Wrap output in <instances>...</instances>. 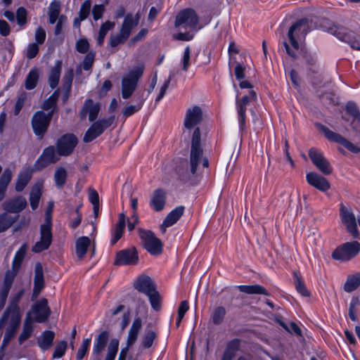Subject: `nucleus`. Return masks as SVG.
I'll use <instances>...</instances> for the list:
<instances>
[{"label":"nucleus","mask_w":360,"mask_h":360,"mask_svg":"<svg viewBox=\"0 0 360 360\" xmlns=\"http://www.w3.org/2000/svg\"><path fill=\"white\" fill-rule=\"evenodd\" d=\"M24 293L25 290L21 289L11 297L8 306L4 311L6 314H21L20 309L19 307V302L22 297Z\"/></svg>","instance_id":"33"},{"label":"nucleus","mask_w":360,"mask_h":360,"mask_svg":"<svg viewBox=\"0 0 360 360\" xmlns=\"http://www.w3.org/2000/svg\"><path fill=\"white\" fill-rule=\"evenodd\" d=\"M114 120L115 117L110 116L108 118L101 119L94 122L86 131L83 137V141L84 143H89L96 139L112 124Z\"/></svg>","instance_id":"12"},{"label":"nucleus","mask_w":360,"mask_h":360,"mask_svg":"<svg viewBox=\"0 0 360 360\" xmlns=\"http://www.w3.org/2000/svg\"><path fill=\"white\" fill-rule=\"evenodd\" d=\"M60 157V155H58L55 146H49L43 150L42 153L35 161L33 167L36 171H41L49 165L58 162Z\"/></svg>","instance_id":"11"},{"label":"nucleus","mask_w":360,"mask_h":360,"mask_svg":"<svg viewBox=\"0 0 360 360\" xmlns=\"http://www.w3.org/2000/svg\"><path fill=\"white\" fill-rule=\"evenodd\" d=\"M316 126L324 134L325 136L329 141L341 144L352 153H358L360 152V148L359 146H355L344 138L342 135L330 130L328 127L321 124L317 123L316 124Z\"/></svg>","instance_id":"14"},{"label":"nucleus","mask_w":360,"mask_h":360,"mask_svg":"<svg viewBox=\"0 0 360 360\" xmlns=\"http://www.w3.org/2000/svg\"><path fill=\"white\" fill-rule=\"evenodd\" d=\"M67 346H68L67 342H65L64 340L58 342L55 348L54 352H53V358L57 359V358L62 357L65 352Z\"/></svg>","instance_id":"64"},{"label":"nucleus","mask_w":360,"mask_h":360,"mask_svg":"<svg viewBox=\"0 0 360 360\" xmlns=\"http://www.w3.org/2000/svg\"><path fill=\"white\" fill-rule=\"evenodd\" d=\"M52 210L53 204L50 205L45 213V221L40 226V240L32 248L34 253H39L49 248L51 245L52 236Z\"/></svg>","instance_id":"2"},{"label":"nucleus","mask_w":360,"mask_h":360,"mask_svg":"<svg viewBox=\"0 0 360 360\" xmlns=\"http://www.w3.org/2000/svg\"><path fill=\"white\" fill-rule=\"evenodd\" d=\"M139 20V17L134 18L131 14H127L122 24L119 33L110 35L109 39L110 46L116 48L117 46L124 44L129 39L132 29L137 26Z\"/></svg>","instance_id":"3"},{"label":"nucleus","mask_w":360,"mask_h":360,"mask_svg":"<svg viewBox=\"0 0 360 360\" xmlns=\"http://www.w3.org/2000/svg\"><path fill=\"white\" fill-rule=\"evenodd\" d=\"M143 65H139L131 70L122 80V96L124 99L129 98L136 89L139 79L143 73Z\"/></svg>","instance_id":"5"},{"label":"nucleus","mask_w":360,"mask_h":360,"mask_svg":"<svg viewBox=\"0 0 360 360\" xmlns=\"http://www.w3.org/2000/svg\"><path fill=\"white\" fill-rule=\"evenodd\" d=\"M139 262V254L135 247L122 250L117 252L115 265H136Z\"/></svg>","instance_id":"17"},{"label":"nucleus","mask_w":360,"mask_h":360,"mask_svg":"<svg viewBox=\"0 0 360 360\" xmlns=\"http://www.w3.org/2000/svg\"><path fill=\"white\" fill-rule=\"evenodd\" d=\"M12 179V172L9 168L4 169L0 177V187L6 190Z\"/></svg>","instance_id":"58"},{"label":"nucleus","mask_w":360,"mask_h":360,"mask_svg":"<svg viewBox=\"0 0 360 360\" xmlns=\"http://www.w3.org/2000/svg\"><path fill=\"white\" fill-rule=\"evenodd\" d=\"M134 287L139 292L148 295L156 289V285L148 276L142 275L137 278L134 283Z\"/></svg>","instance_id":"23"},{"label":"nucleus","mask_w":360,"mask_h":360,"mask_svg":"<svg viewBox=\"0 0 360 360\" xmlns=\"http://www.w3.org/2000/svg\"><path fill=\"white\" fill-rule=\"evenodd\" d=\"M307 183L321 191H326L330 187L328 181L321 175L316 172H309L306 176Z\"/></svg>","instance_id":"24"},{"label":"nucleus","mask_w":360,"mask_h":360,"mask_svg":"<svg viewBox=\"0 0 360 360\" xmlns=\"http://www.w3.org/2000/svg\"><path fill=\"white\" fill-rule=\"evenodd\" d=\"M77 144V137L74 134L67 133L57 139L55 148L58 155L68 157L73 153Z\"/></svg>","instance_id":"10"},{"label":"nucleus","mask_w":360,"mask_h":360,"mask_svg":"<svg viewBox=\"0 0 360 360\" xmlns=\"http://www.w3.org/2000/svg\"><path fill=\"white\" fill-rule=\"evenodd\" d=\"M359 304V299L358 297H353L349 307V316L353 321H356V307Z\"/></svg>","instance_id":"61"},{"label":"nucleus","mask_w":360,"mask_h":360,"mask_svg":"<svg viewBox=\"0 0 360 360\" xmlns=\"http://www.w3.org/2000/svg\"><path fill=\"white\" fill-rule=\"evenodd\" d=\"M74 77V70L72 68L69 69L64 75L62 83L63 89H71L72 84Z\"/></svg>","instance_id":"60"},{"label":"nucleus","mask_w":360,"mask_h":360,"mask_svg":"<svg viewBox=\"0 0 360 360\" xmlns=\"http://www.w3.org/2000/svg\"><path fill=\"white\" fill-rule=\"evenodd\" d=\"M143 103H144V99L143 98H141L139 101L137 102L136 104L129 105L127 106L122 112V115H123V117L124 118V120L127 117L132 115L135 112L139 111L141 109V108L143 105Z\"/></svg>","instance_id":"52"},{"label":"nucleus","mask_w":360,"mask_h":360,"mask_svg":"<svg viewBox=\"0 0 360 360\" xmlns=\"http://www.w3.org/2000/svg\"><path fill=\"white\" fill-rule=\"evenodd\" d=\"M199 22V17L193 8H185L176 16L174 27L195 30Z\"/></svg>","instance_id":"9"},{"label":"nucleus","mask_w":360,"mask_h":360,"mask_svg":"<svg viewBox=\"0 0 360 360\" xmlns=\"http://www.w3.org/2000/svg\"><path fill=\"white\" fill-rule=\"evenodd\" d=\"M191 48L189 46L186 47L181 60V68L184 72H187L191 65Z\"/></svg>","instance_id":"57"},{"label":"nucleus","mask_w":360,"mask_h":360,"mask_svg":"<svg viewBox=\"0 0 360 360\" xmlns=\"http://www.w3.org/2000/svg\"><path fill=\"white\" fill-rule=\"evenodd\" d=\"M226 314V309L222 306H219L214 309V311L211 316V319L214 325L221 324Z\"/></svg>","instance_id":"50"},{"label":"nucleus","mask_w":360,"mask_h":360,"mask_svg":"<svg viewBox=\"0 0 360 360\" xmlns=\"http://www.w3.org/2000/svg\"><path fill=\"white\" fill-rule=\"evenodd\" d=\"M340 217L341 223L345 226L347 232L354 238H359L360 233L357 228V222L360 226V213L356 216L352 208L341 204L340 207Z\"/></svg>","instance_id":"4"},{"label":"nucleus","mask_w":360,"mask_h":360,"mask_svg":"<svg viewBox=\"0 0 360 360\" xmlns=\"http://www.w3.org/2000/svg\"><path fill=\"white\" fill-rule=\"evenodd\" d=\"M115 23L110 21H106L101 25L98 32V36L97 37V44L98 46H102L103 44L105 35L108 31L113 29Z\"/></svg>","instance_id":"49"},{"label":"nucleus","mask_w":360,"mask_h":360,"mask_svg":"<svg viewBox=\"0 0 360 360\" xmlns=\"http://www.w3.org/2000/svg\"><path fill=\"white\" fill-rule=\"evenodd\" d=\"M91 7V0H86L81 6L79 16L80 17V20H85L87 18L90 13V10Z\"/></svg>","instance_id":"62"},{"label":"nucleus","mask_w":360,"mask_h":360,"mask_svg":"<svg viewBox=\"0 0 360 360\" xmlns=\"http://www.w3.org/2000/svg\"><path fill=\"white\" fill-rule=\"evenodd\" d=\"M45 286L43 266L40 262H37L34 266V288L31 297L32 301H35L41 291Z\"/></svg>","instance_id":"20"},{"label":"nucleus","mask_w":360,"mask_h":360,"mask_svg":"<svg viewBox=\"0 0 360 360\" xmlns=\"http://www.w3.org/2000/svg\"><path fill=\"white\" fill-rule=\"evenodd\" d=\"M99 111L100 105L94 103L91 99H87L80 111V118L84 120L89 114V120L93 122L97 118Z\"/></svg>","instance_id":"25"},{"label":"nucleus","mask_w":360,"mask_h":360,"mask_svg":"<svg viewBox=\"0 0 360 360\" xmlns=\"http://www.w3.org/2000/svg\"><path fill=\"white\" fill-rule=\"evenodd\" d=\"M27 11L25 8L21 6L16 11L17 23L20 27H24L27 22Z\"/></svg>","instance_id":"56"},{"label":"nucleus","mask_w":360,"mask_h":360,"mask_svg":"<svg viewBox=\"0 0 360 360\" xmlns=\"http://www.w3.org/2000/svg\"><path fill=\"white\" fill-rule=\"evenodd\" d=\"M146 295L148 297L152 308L155 311H159L162 306V297L157 289Z\"/></svg>","instance_id":"51"},{"label":"nucleus","mask_w":360,"mask_h":360,"mask_svg":"<svg viewBox=\"0 0 360 360\" xmlns=\"http://www.w3.org/2000/svg\"><path fill=\"white\" fill-rule=\"evenodd\" d=\"M27 93L25 91H22L17 98V101L15 105L14 108V115H18L20 110H22V107L25 105V101L27 99Z\"/></svg>","instance_id":"59"},{"label":"nucleus","mask_w":360,"mask_h":360,"mask_svg":"<svg viewBox=\"0 0 360 360\" xmlns=\"http://www.w3.org/2000/svg\"><path fill=\"white\" fill-rule=\"evenodd\" d=\"M249 103L250 97L248 96H244L240 100L236 101L239 127L241 130H243L245 127V112Z\"/></svg>","instance_id":"28"},{"label":"nucleus","mask_w":360,"mask_h":360,"mask_svg":"<svg viewBox=\"0 0 360 360\" xmlns=\"http://www.w3.org/2000/svg\"><path fill=\"white\" fill-rule=\"evenodd\" d=\"M37 172L34 167H26L21 171L18 175L15 183V190L18 192L22 191L30 181L33 172Z\"/></svg>","instance_id":"27"},{"label":"nucleus","mask_w":360,"mask_h":360,"mask_svg":"<svg viewBox=\"0 0 360 360\" xmlns=\"http://www.w3.org/2000/svg\"><path fill=\"white\" fill-rule=\"evenodd\" d=\"M200 164H202L204 168L209 166V161L204 157L203 149L200 144V130L199 127H196L191 139L190 160L186 167L179 169L177 172L179 179L191 184H196L200 174Z\"/></svg>","instance_id":"1"},{"label":"nucleus","mask_w":360,"mask_h":360,"mask_svg":"<svg viewBox=\"0 0 360 360\" xmlns=\"http://www.w3.org/2000/svg\"><path fill=\"white\" fill-rule=\"evenodd\" d=\"M30 314V313L29 312L24 321L22 331L18 338L20 345L27 340L32 335L33 332L32 321Z\"/></svg>","instance_id":"35"},{"label":"nucleus","mask_w":360,"mask_h":360,"mask_svg":"<svg viewBox=\"0 0 360 360\" xmlns=\"http://www.w3.org/2000/svg\"><path fill=\"white\" fill-rule=\"evenodd\" d=\"M308 154L313 164L322 174L324 175L332 174L333 167L321 152L315 148H311L309 150Z\"/></svg>","instance_id":"16"},{"label":"nucleus","mask_w":360,"mask_h":360,"mask_svg":"<svg viewBox=\"0 0 360 360\" xmlns=\"http://www.w3.org/2000/svg\"><path fill=\"white\" fill-rule=\"evenodd\" d=\"M39 77V70L37 68H32L25 79V89L27 90H32L34 89L37 84Z\"/></svg>","instance_id":"40"},{"label":"nucleus","mask_w":360,"mask_h":360,"mask_svg":"<svg viewBox=\"0 0 360 360\" xmlns=\"http://www.w3.org/2000/svg\"><path fill=\"white\" fill-rule=\"evenodd\" d=\"M27 248V245L26 243H24L16 252L12 262V269H15L18 270L20 269L21 264L25 257Z\"/></svg>","instance_id":"47"},{"label":"nucleus","mask_w":360,"mask_h":360,"mask_svg":"<svg viewBox=\"0 0 360 360\" xmlns=\"http://www.w3.org/2000/svg\"><path fill=\"white\" fill-rule=\"evenodd\" d=\"M328 32L336 36L339 39L345 42H351L354 38V32L342 26H333L328 29Z\"/></svg>","instance_id":"29"},{"label":"nucleus","mask_w":360,"mask_h":360,"mask_svg":"<svg viewBox=\"0 0 360 360\" xmlns=\"http://www.w3.org/2000/svg\"><path fill=\"white\" fill-rule=\"evenodd\" d=\"M142 326V321L140 317L136 318L130 328L127 338V345L131 347L137 340L138 335Z\"/></svg>","instance_id":"34"},{"label":"nucleus","mask_w":360,"mask_h":360,"mask_svg":"<svg viewBox=\"0 0 360 360\" xmlns=\"http://www.w3.org/2000/svg\"><path fill=\"white\" fill-rule=\"evenodd\" d=\"M53 115V110L48 113L39 110L33 115L31 120L32 127L34 134L39 139H41L46 133Z\"/></svg>","instance_id":"8"},{"label":"nucleus","mask_w":360,"mask_h":360,"mask_svg":"<svg viewBox=\"0 0 360 360\" xmlns=\"http://www.w3.org/2000/svg\"><path fill=\"white\" fill-rule=\"evenodd\" d=\"M21 316V314H7L6 328L1 345L2 349H4L14 338L20 325Z\"/></svg>","instance_id":"15"},{"label":"nucleus","mask_w":360,"mask_h":360,"mask_svg":"<svg viewBox=\"0 0 360 360\" xmlns=\"http://www.w3.org/2000/svg\"><path fill=\"white\" fill-rule=\"evenodd\" d=\"M54 338L55 333L53 331L46 330L38 338V345L42 350H47L51 347Z\"/></svg>","instance_id":"36"},{"label":"nucleus","mask_w":360,"mask_h":360,"mask_svg":"<svg viewBox=\"0 0 360 360\" xmlns=\"http://www.w3.org/2000/svg\"><path fill=\"white\" fill-rule=\"evenodd\" d=\"M59 96H60V89H57L53 93V94L44 102V103L42 105V109L44 110H46V111H48L49 110H51H51L54 111L56 108L57 101L58 100Z\"/></svg>","instance_id":"48"},{"label":"nucleus","mask_w":360,"mask_h":360,"mask_svg":"<svg viewBox=\"0 0 360 360\" xmlns=\"http://www.w3.org/2000/svg\"><path fill=\"white\" fill-rule=\"evenodd\" d=\"M27 205L26 199L22 196H18L2 203V208L4 212L14 213L18 215V213L22 211Z\"/></svg>","instance_id":"21"},{"label":"nucleus","mask_w":360,"mask_h":360,"mask_svg":"<svg viewBox=\"0 0 360 360\" xmlns=\"http://www.w3.org/2000/svg\"><path fill=\"white\" fill-rule=\"evenodd\" d=\"M360 285V272L353 275H349L346 282L344 284V290L347 292H351L359 288Z\"/></svg>","instance_id":"39"},{"label":"nucleus","mask_w":360,"mask_h":360,"mask_svg":"<svg viewBox=\"0 0 360 360\" xmlns=\"http://www.w3.org/2000/svg\"><path fill=\"white\" fill-rule=\"evenodd\" d=\"M185 207L182 205L179 206L171 211L164 219L160 229L163 233L166 231V229L174 225L183 215Z\"/></svg>","instance_id":"26"},{"label":"nucleus","mask_w":360,"mask_h":360,"mask_svg":"<svg viewBox=\"0 0 360 360\" xmlns=\"http://www.w3.org/2000/svg\"><path fill=\"white\" fill-rule=\"evenodd\" d=\"M53 179L56 187L58 188H62L65 184L68 179L67 169L62 166L57 167L54 172Z\"/></svg>","instance_id":"38"},{"label":"nucleus","mask_w":360,"mask_h":360,"mask_svg":"<svg viewBox=\"0 0 360 360\" xmlns=\"http://www.w3.org/2000/svg\"><path fill=\"white\" fill-rule=\"evenodd\" d=\"M118 346V340L112 339L110 340V344L108 347V352L105 356V360H115V358L117 353Z\"/></svg>","instance_id":"54"},{"label":"nucleus","mask_w":360,"mask_h":360,"mask_svg":"<svg viewBox=\"0 0 360 360\" xmlns=\"http://www.w3.org/2000/svg\"><path fill=\"white\" fill-rule=\"evenodd\" d=\"M18 271L19 270L18 269H12L11 270L6 271L2 288L8 290H11L14 278L16 276Z\"/></svg>","instance_id":"53"},{"label":"nucleus","mask_w":360,"mask_h":360,"mask_svg":"<svg viewBox=\"0 0 360 360\" xmlns=\"http://www.w3.org/2000/svg\"><path fill=\"white\" fill-rule=\"evenodd\" d=\"M90 245L91 240L87 236H82L76 240L75 252L79 260L84 259Z\"/></svg>","instance_id":"30"},{"label":"nucleus","mask_w":360,"mask_h":360,"mask_svg":"<svg viewBox=\"0 0 360 360\" xmlns=\"http://www.w3.org/2000/svg\"><path fill=\"white\" fill-rule=\"evenodd\" d=\"M167 192L163 188H158L153 191L150 200V206L155 211H162L166 205Z\"/></svg>","instance_id":"22"},{"label":"nucleus","mask_w":360,"mask_h":360,"mask_svg":"<svg viewBox=\"0 0 360 360\" xmlns=\"http://www.w3.org/2000/svg\"><path fill=\"white\" fill-rule=\"evenodd\" d=\"M60 4L59 1H53L49 7L48 15L50 24H54L60 15Z\"/></svg>","instance_id":"43"},{"label":"nucleus","mask_w":360,"mask_h":360,"mask_svg":"<svg viewBox=\"0 0 360 360\" xmlns=\"http://www.w3.org/2000/svg\"><path fill=\"white\" fill-rule=\"evenodd\" d=\"M240 339H233L227 342L223 354L234 358L236 356V352L240 349Z\"/></svg>","instance_id":"45"},{"label":"nucleus","mask_w":360,"mask_h":360,"mask_svg":"<svg viewBox=\"0 0 360 360\" xmlns=\"http://www.w3.org/2000/svg\"><path fill=\"white\" fill-rule=\"evenodd\" d=\"M32 311L36 314L34 321L38 323L45 322L51 313L48 305V300L46 298H41L33 304Z\"/></svg>","instance_id":"19"},{"label":"nucleus","mask_w":360,"mask_h":360,"mask_svg":"<svg viewBox=\"0 0 360 360\" xmlns=\"http://www.w3.org/2000/svg\"><path fill=\"white\" fill-rule=\"evenodd\" d=\"M360 252V243L358 241L346 242L338 246L332 252L333 259L347 262L355 257Z\"/></svg>","instance_id":"6"},{"label":"nucleus","mask_w":360,"mask_h":360,"mask_svg":"<svg viewBox=\"0 0 360 360\" xmlns=\"http://www.w3.org/2000/svg\"><path fill=\"white\" fill-rule=\"evenodd\" d=\"M19 215H11L7 212L0 214V233L6 231L18 219Z\"/></svg>","instance_id":"37"},{"label":"nucleus","mask_w":360,"mask_h":360,"mask_svg":"<svg viewBox=\"0 0 360 360\" xmlns=\"http://www.w3.org/2000/svg\"><path fill=\"white\" fill-rule=\"evenodd\" d=\"M156 337L157 335L154 331L150 330H147L142 338L141 345L144 348H150L153 345V341Z\"/></svg>","instance_id":"55"},{"label":"nucleus","mask_w":360,"mask_h":360,"mask_svg":"<svg viewBox=\"0 0 360 360\" xmlns=\"http://www.w3.org/2000/svg\"><path fill=\"white\" fill-rule=\"evenodd\" d=\"M238 289L240 292L252 295V294H260L269 296L270 294L266 290L260 285H239Z\"/></svg>","instance_id":"42"},{"label":"nucleus","mask_w":360,"mask_h":360,"mask_svg":"<svg viewBox=\"0 0 360 360\" xmlns=\"http://www.w3.org/2000/svg\"><path fill=\"white\" fill-rule=\"evenodd\" d=\"M41 188L42 185L37 184L32 188L30 192V202L33 210H36L39 205V200L41 196Z\"/></svg>","instance_id":"44"},{"label":"nucleus","mask_w":360,"mask_h":360,"mask_svg":"<svg viewBox=\"0 0 360 360\" xmlns=\"http://www.w3.org/2000/svg\"><path fill=\"white\" fill-rule=\"evenodd\" d=\"M109 333L104 330L101 332L97 337L96 341L94 347V354L98 355L106 347L108 341Z\"/></svg>","instance_id":"41"},{"label":"nucleus","mask_w":360,"mask_h":360,"mask_svg":"<svg viewBox=\"0 0 360 360\" xmlns=\"http://www.w3.org/2000/svg\"><path fill=\"white\" fill-rule=\"evenodd\" d=\"M90 342L91 340L89 338L83 340L82 345L79 348L77 354V360H82L88 351Z\"/></svg>","instance_id":"63"},{"label":"nucleus","mask_w":360,"mask_h":360,"mask_svg":"<svg viewBox=\"0 0 360 360\" xmlns=\"http://www.w3.org/2000/svg\"><path fill=\"white\" fill-rule=\"evenodd\" d=\"M293 276L296 290L304 297H309L311 294L309 291L307 289L302 281L301 275L298 272L294 271Z\"/></svg>","instance_id":"46"},{"label":"nucleus","mask_w":360,"mask_h":360,"mask_svg":"<svg viewBox=\"0 0 360 360\" xmlns=\"http://www.w3.org/2000/svg\"><path fill=\"white\" fill-rule=\"evenodd\" d=\"M202 111L199 106H193L186 110L184 125L187 129H191L202 121Z\"/></svg>","instance_id":"18"},{"label":"nucleus","mask_w":360,"mask_h":360,"mask_svg":"<svg viewBox=\"0 0 360 360\" xmlns=\"http://www.w3.org/2000/svg\"><path fill=\"white\" fill-rule=\"evenodd\" d=\"M126 224V216L124 212L119 214V219L117 223L115 224L112 231V238L111 240V244L115 245L122 236L123 232L125 228Z\"/></svg>","instance_id":"32"},{"label":"nucleus","mask_w":360,"mask_h":360,"mask_svg":"<svg viewBox=\"0 0 360 360\" xmlns=\"http://www.w3.org/2000/svg\"><path fill=\"white\" fill-rule=\"evenodd\" d=\"M138 234L143 248L152 255H159L162 252V243L153 232L139 228Z\"/></svg>","instance_id":"7"},{"label":"nucleus","mask_w":360,"mask_h":360,"mask_svg":"<svg viewBox=\"0 0 360 360\" xmlns=\"http://www.w3.org/2000/svg\"><path fill=\"white\" fill-rule=\"evenodd\" d=\"M308 20L306 18H302L296 21L290 26L288 32V38L290 41L291 46L295 50L300 49L297 39L301 35L304 37L307 33Z\"/></svg>","instance_id":"13"},{"label":"nucleus","mask_w":360,"mask_h":360,"mask_svg":"<svg viewBox=\"0 0 360 360\" xmlns=\"http://www.w3.org/2000/svg\"><path fill=\"white\" fill-rule=\"evenodd\" d=\"M62 66V61L58 60L56 62L55 65L50 70L48 82L50 87L53 89L56 88L58 84Z\"/></svg>","instance_id":"31"}]
</instances>
